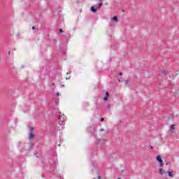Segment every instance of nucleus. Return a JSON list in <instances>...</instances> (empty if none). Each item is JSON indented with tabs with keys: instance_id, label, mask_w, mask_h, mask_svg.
<instances>
[{
	"instance_id": "f257e3e1",
	"label": "nucleus",
	"mask_w": 179,
	"mask_h": 179,
	"mask_svg": "<svg viewBox=\"0 0 179 179\" xmlns=\"http://www.w3.org/2000/svg\"><path fill=\"white\" fill-rule=\"evenodd\" d=\"M57 162H58V158L56 156H52L49 159V164H50V173L52 174H55L54 173V169H55V166L57 164Z\"/></svg>"
},
{
	"instance_id": "f03ea898",
	"label": "nucleus",
	"mask_w": 179,
	"mask_h": 179,
	"mask_svg": "<svg viewBox=\"0 0 179 179\" xmlns=\"http://www.w3.org/2000/svg\"><path fill=\"white\" fill-rule=\"evenodd\" d=\"M65 121H66V117H65L64 114L61 115V113H59L58 123L60 125H65Z\"/></svg>"
},
{
	"instance_id": "7ed1b4c3",
	"label": "nucleus",
	"mask_w": 179,
	"mask_h": 179,
	"mask_svg": "<svg viewBox=\"0 0 179 179\" xmlns=\"http://www.w3.org/2000/svg\"><path fill=\"white\" fill-rule=\"evenodd\" d=\"M87 132L91 134V135L94 136V138L97 136V133H96V129L94 127L90 126L87 128Z\"/></svg>"
},
{
	"instance_id": "20e7f679",
	"label": "nucleus",
	"mask_w": 179,
	"mask_h": 179,
	"mask_svg": "<svg viewBox=\"0 0 179 179\" xmlns=\"http://www.w3.org/2000/svg\"><path fill=\"white\" fill-rule=\"evenodd\" d=\"M156 160L158 162V163H159V167H163V159H162V156L157 155Z\"/></svg>"
},
{
	"instance_id": "39448f33",
	"label": "nucleus",
	"mask_w": 179,
	"mask_h": 179,
	"mask_svg": "<svg viewBox=\"0 0 179 179\" xmlns=\"http://www.w3.org/2000/svg\"><path fill=\"white\" fill-rule=\"evenodd\" d=\"M29 131V139H33L34 136H36L34 133H33V131H34V127H30Z\"/></svg>"
},
{
	"instance_id": "423d86ee",
	"label": "nucleus",
	"mask_w": 179,
	"mask_h": 179,
	"mask_svg": "<svg viewBox=\"0 0 179 179\" xmlns=\"http://www.w3.org/2000/svg\"><path fill=\"white\" fill-rule=\"evenodd\" d=\"M108 97H110V93H108V92H106L105 93V96L103 98V101H107L108 100Z\"/></svg>"
},
{
	"instance_id": "0eeeda50",
	"label": "nucleus",
	"mask_w": 179,
	"mask_h": 179,
	"mask_svg": "<svg viewBox=\"0 0 179 179\" xmlns=\"http://www.w3.org/2000/svg\"><path fill=\"white\" fill-rule=\"evenodd\" d=\"M174 129H176V124H171L169 128V131L171 132V134H173V132H174Z\"/></svg>"
},
{
	"instance_id": "6e6552de",
	"label": "nucleus",
	"mask_w": 179,
	"mask_h": 179,
	"mask_svg": "<svg viewBox=\"0 0 179 179\" xmlns=\"http://www.w3.org/2000/svg\"><path fill=\"white\" fill-rule=\"evenodd\" d=\"M90 10H91V12H92V13H96V12H97V8H95L94 6H92L90 8Z\"/></svg>"
},
{
	"instance_id": "1a4fd4ad",
	"label": "nucleus",
	"mask_w": 179,
	"mask_h": 179,
	"mask_svg": "<svg viewBox=\"0 0 179 179\" xmlns=\"http://www.w3.org/2000/svg\"><path fill=\"white\" fill-rule=\"evenodd\" d=\"M166 75H167V71L164 70L163 71H162L160 73H159V76H166Z\"/></svg>"
},
{
	"instance_id": "9d476101",
	"label": "nucleus",
	"mask_w": 179,
	"mask_h": 179,
	"mask_svg": "<svg viewBox=\"0 0 179 179\" xmlns=\"http://www.w3.org/2000/svg\"><path fill=\"white\" fill-rule=\"evenodd\" d=\"M167 173H168L169 177H171V178L174 177V174H173V171H169Z\"/></svg>"
},
{
	"instance_id": "9b49d317",
	"label": "nucleus",
	"mask_w": 179,
	"mask_h": 179,
	"mask_svg": "<svg viewBox=\"0 0 179 179\" xmlns=\"http://www.w3.org/2000/svg\"><path fill=\"white\" fill-rule=\"evenodd\" d=\"M111 20H113V22H118V17L117 16H114Z\"/></svg>"
},
{
	"instance_id": "f8f14e48",
	"label": "nucleus",
	"mask_w": 179,
	"mask_h": 179,
	"mask_svg": "<svg viewBox=\"0 0 179 179\" xmlns=\"http://www.w3.org/2000/svg\"><path fill=\"white\" fill-rule=\"evenodd\" d=\"M159 173L163 176L164 174V170H163V169H159Z\"/></svg>"
},
{
	"instance_id": "ddd939ff",
	"label": "nucleus",
	"mask_w": 179,
	"mask_h": 179,
	"mask_svg": "<svg viewBox=\"0 0 179 179\" xmlns=\"http://www.w3.org/2000/svg\"><path fill=\"white\" fill-rule=\"evenodd\" d=\"M104 142H106L104 140L101 139V140H99L98 143H104Z\"/></svg>"
},
{
	"instance_id": "4468645a",
	"label": "nucleus",
	"mask_w": 179,
	"mask_h": 179,
	"mask_svg": "<svg viewBox=\"0 0 179 179\" xmlns=\"http://www.w3.org/2000/svg\"><path fill=\"white\" fill-rule=\"evenodd\" d=\"M106 108H108V110H110V108H111V104H108V106H106Z\"/></svg>"
},
{
	"instance_id": "2eb2a0df",
	"label": "nucleus",
	"mask_w": 179,
	"mask_h": 179,
	"mask_svg": "<svg viewBox=\"0 0 179 179\" xmlns=\"http://www.w3.org/2000/svg\"><path fill=\"white\" fill-rule=\"evenodd\" d=\"M55 104H58V103H59V99H56L55 101Z\"/></svg>"
},
{
	"instance_id": "dca6fc26",
	"label": "nucleus",
	"mask_w": 179,
	"mask_h": 179,
	"mask_svg": "<svg viewBox=\"0 0 179 179\" xmlns=\"http://www.w3.org/2000/svg\"><path fill=\"white\" fill-rule=\"evenodd\" d=\"M59 34L64 33V30H62V29H59Z\"/></svg>"
},
{
	"instance_id": "f3484780",
	"label": "nucleus",
	"mask_w": 179,
	"mask_h": 179,
	"mask_svg": "<svg viewBox=\"0 0 179 179\" xmlns=\"http://www.w3.org/2000/svg\"><path fill=\"white\" fill-rule=\"evenodd\" d=\"M29 148H30V149H31V148H33V143H29Z\"/></svg>"
},
{
	"instance_id": "a211bd4d",
	"label": "nucleus",
	"mask_w": 179,
	"mask_h": 179,
	"mask_svg": "<svg viewBox=\"0 0 179 179\" xmlns=\"http://www.w3.org/2000/svg\"><path fill=\"white\" fill-rule=\"evenodd\" d=\"M99 8H101L103 6V3H99Z\"/></svg>"
},
{
	"instance_id": "6ab92c4d",
	"label": "nucleus",
	"mask_w": 179,
	"mask_h": 179,
	"mask_svg": "<svg viewBox=\"0 0 179 179\" xmlns=\"http://www.w3.org/2000/svg\"><path fill=\"white\" fill-rule=\"evenodd\" d=\"M118 82H119V83H121V82H122V80H121V78H118Z\"/></svg>"
},
{
	"instance_id": "aec40b11",
	"label": "nucleus",
	"mask_w": 179,
	"mask_h": 179,
	"mask_svg": "<svg viewBox=\"0 0 179 179\" xmlns=\"http://www.w3.org/2000/svg\"><path fill=\"white\" fill-rule=\"evenodd\" d=\"M70 79H71V76L66 78V80H69Z\"/></svg>"
},
{
	"instance_id": "412c9836",
	"label": "nucleus",
	"mask_w": 179,
	"mask_h": 179,
	"mask_svg": "<svg viewBox=\"0 0 179 179\" xmlns=\"http://www.w3.org/2000/svg\"><path fill=\"white\" fill-rule=\"evenodd\" d=\"M129 80H125L126 85H127V83H129Z\"/></svg>"
},
{
	"instance_id": "4be33fe9",
	"label": "nucleus",
	"mask_w": 179,
	"mask_h": 179,
	"mask_svg": "<svg viewBox=\"0 0 179 179\" xmlns=\"http://www.w3.org/2000/svg\"><path fill=\"white\" fill-rule=\"evenodd\" d=\"M59 96V92L56 93V97H58Z\"/></svg>"
},
{
	"instance_id": "5701e85b",
	"label": "nucleus",
	"mask_w": 179,
	"mask_h": 179,
	"mask_svg": "<svg viewBox=\"0 0 179 179\" xmlns=\"http://www.w3.org/2000/svg\"><path fill=\"white\" fill-rule=\"evenodd\" d=\"M104 121V117L101 118V122H103Z\"/></svg>"
},
{
	"instance_id": "b1692460",
	"label": "nucleus",
	"mask_w": 179,
	"mask_h": 179,
	"mask_svg": "<svg viewBox=\"0 0 179 179\" xmlns=\"http://www.w3.org/2000/svg\"><path fill=\"white\" fill-rule=\"evenodd\" d=\"M71 73H72V71H68L67 75H71Z\"/></svg>"
},
{
	"instance_id": "393cba45",
	"label": "nucleus",
	"mask_w": 179,
	"mask_h": 179,
	"mask_svg": "<svg viewBox=\"0 0 179 179\" xmlns=\"http://www.w3.org/2000/svg\"><path fill=\"white\" fill-rule=\"evenodd\" d=\"M35 156L36 157L38 158V154L37 152L35 154Z\"/></svg>"
},
{
	"instance_id": "a878e982",
	"label": "nucleus",
	"mask_w": 179,
	"mask_h": 179,
	"mask_svg": "<svg viewBox=\"0 0 179 179\" xmlns=\"http://www.w3.org/2000/svg\"><path fill=\"white\" fill-rule=\"evenodd\" d=\"M120 76H122V72L119 73Z\"/></svg>"
},
{
	"instance_id": "bb28decb",
	"label": "nucleus",
	"mask_w": 179,
	"mask_h": 179,
	"mask_svg": "<svg viewBox=\"0 0 179 179\" xmlns=\"http://www.w3.org/2000/svg\"><path fill=\"white\" fill-rule=\"evenodd\" d=\"M92 166H93V167H96V164H94V162H92Z\"/></svg>"
},
{
	"instance_id": "cd10ccee",
	"label": "nucleus",
	"mask_w": 179,
	"mask_h": 179,
	"mask_svg": "<svg viewBox=\"0 0 179 179\" xmlns=\"http://www.w3.org/2000/svg\"><path fill=\"white\" fill-rule=\"evenodd\" d=\"M32 30H36V27H32Z\"/></svg>"
},
{
	"instance_id": "c85d7f7f",
	"label": "nucleus",
	"mask_w": 179,
	"mask_h": 179,
	"mask_svg": "<svg viewBox=\"0 0 179 179\" xmlns=\"http://www.w3.org/2000/svg\"><path fill=\"white\" fill-rule=\"evenodd\" d=\"M98 179H101V176H98V178H97Z\"/></svg>"
},
{
	"instance_id": "c756f323",
	"label": "nucleus",
	"mask_w": 179,
	"mask_h": 179,
	"mask_svg": "<svg viewBox=\"0 0 179 179\" xmlns=\"http://www.w3.org/2000/svg\"><path fill=\"white\" fill-rule=\"evenodd\" d=\"M20 34H17V37H20Z\"/></svg>"
},
{
	"instance_id": "7c9ffc66",
	"label": "nucleus",
	"mask_w": 179,
	"mask_h": 179,
	"mask_svg": "<svg viewBox=\"0 0 179 179\" xmlns=\"http://www.w3.org/2000/svg\"><path fill=\"white\" fill-rule=\"evenodd\" d=\"M100 131H104V129H101Z\"/></svg>"
},
{
	"instance_id": "2f4dec72",
	"label": "nucleus",
	"mask_w": 179,
	"mask_h": 179,
	"mask_svg": "<svg viewBox=\"0 0 179 179\" xmlns=\"http://www.w3.org/2000/svg\"><path fill=\"white\" fill-rule=\"evenodd\" d=\"M112 59H113V58L110 57V58L109 59V61H112Z\"/></svg>"
},
{
	"instance_id": "473e14b6",
	"label": "nucleus",
	"mask_w": 179,
	"mask_h": 179,
	"mask_svg": "<svg viewBox=\"0 0 179 179\" xmlns=\"http://www.w3.org/2000/svg\"><path fill=\"white\" fill-rule=\"evenodd\" d=\"M8 55H10V51L8 52Z\"/></svg>"
},
{
	"instance_id": "72a5a7b5",
	"label": "nucleus",
	"mask_w": 179,
	"mask_h": 179,
	"mask_svg": "<svg viewBox=\"0 0 179 179\" xmlns=\"http://www.w3.org/2000/svg\"><path fill=\"white\" fill-rule=\"evenodd\" d=\"M42 177H43V178H45V176L44 175H43V176H42Z\"/></svg>"
},
{
	"instance_id": "f704fd0d",
	"label": "nucleus",
	"mask_w": 179,
	"mask_h": 179,
	"mask_svg": "<svg viewBox=\"0 0 179 179\" xmlns=\"http://www.w3.org/2000/svg\"><path fill=\"white\" fill-rule=\"evenodd\" d=\"M52 86H55V83H52Z\"/></svg>"
},
{
	"instance_id": "c9c22d12",
	"label": "nucleus",
	"mask_w": 179,
	"mask_h": 179,
	"mask_svg": "<svg viewBox=\"0 0 179 179\" xmlns=\"http://www.w3.org/2000/svg\"><path fill=\"white\" fill-rule=\"evenodd\" d=\"M53 41H55H55H57V40H56V39H53Z\"/></svg>"
},
{
	"instance_id": "e433bc0d",
	"label": "nucleus",
	"mask_w": 179,
	"mask_h": 179,
	"mask_svg": "<svg viewBox=\"0 0 179 179\" xmlns=\"http://www.w3.org/2000/svg\"><path fill=\"white\" fill-rule=\"evenodd\" d=\"M122 12H125V10H122Z\"/></svg>"
},
{
	"instance_id": "4c0bfd02",
	"label": "nucleus",
	"mask_w": 179,
	"mask_h": 179,
	"mask_svg": "<svg viewBox=\"0 0 179 179\" xmlns=\"http://www.w3.org/2000/svg\"><path fill=\"white\" fill-rule=\"evenodd\" d=\"M169 164V162H166V166Z\"/></svg>"
},
{
	"instance_id": "58836bf2",
	"label": "nucleus",
	"mask_w": 179,
	"mask_h": 179,
	"mask_svg": "<svg viewBox=\"0 0 179 179\" xmlns=\"http://www.w3.org/2000/svg\"><path fill=\"white\" fill-rule=\"evenodd\" d=\"M122 173H124V170H122Z\"/></svg>"
},
{
	"instance_id": "ea45409f",
	"label": "nucleus",
	"mask_w": 179,
	"mask_h": 179,
	"mask_svg": "<svg viewBox=\"0 0 179 179\" xmlns=\"http://www.w3.org/2000/svg\"><path fill=\"white\" fill-rule=\"evenodd\" d=\"M22 68H24V66H22Z\"/></svg>"
},
{
	"instance_id": "a19ab883",
	"label": "nucleus",
	"mask_w": 179,
	"mask_h": 179,
	"mask_svg": "<svg viewBox=\"0 0 179 179\" xmlns=\"http://www.w3.org/2000/svg\"><path fill=\"white\" fill-rule=\"evenodd\" d=\"M64 85H62V87H64Z\"/></svg>"
},
{
	"instance_id": "79ce46f5",
	"label": "nucleus",
	"mask_w": 179,
	"mask_h": 179,
	"mask_svg": "<svg viewBox=\"0 0 179 179\" xmlns=\"http://www.w3.org/2000/svg\"><path fill=\"white\" fill-rule=\"evenodd\" d=\"M95 1H100V0H95Z\"/></svg>"
},
{
	"instance_id": "37998d69",
	"label": "nucleus",
	"mask_w": 179,
	"mask_h": 179,
	"mask_svg": "<svg viewBox=\"0 0 179 179\" xmlns=\"http://www.w3.org/2000/svg\"><path fill=\"white\" fill-rule=\"evenodd\" d=\"M93 179H96V178H94Z\"/></svg>"
},
{
	"instance_id": "c03bdc74",
	"label": "nucleus",
	"mask_w": 179,
	"mask_h": 179,
	"mask_svg": "<svg viewBox=\"0 0 179 179\" xmlns=\"http://www.w3.org/2000/svg\"><path fill=\"white\" fill-rule=\"evenodd\" d=\"M117 179H121V178H118Z\"/></svg>"
}]
</instances>
